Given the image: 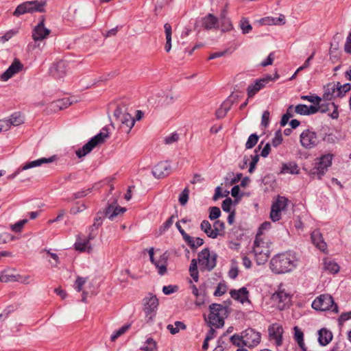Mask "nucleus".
<instances>
[{
  "label": "nucleus",
  "mask_w": 351,
  "mask_h": 351,
  "mask_svg": "<svg viewBox=\"0 0 351 351\" xmlns=\"http://www.w3.org/2000/svg\"><path fill=\"white\" fill-rule=\"evenodd\" d=\"M311 241L322 252H325L327 250V245L324 241L322 234L318 230H315L312 232L311 235Z\"/></svg>",
  "instance_id": "obj_26"
},
{
  "label": "nucleus",
  "mask_w": 351,
  "mask_h": 351,
  "mask_svg": "<svg viewBox=\"0 0 351 351\" xmlns=\"http://www.w3.org/2000/svg\"><path fill=\"white\" fill-rule=\"evenodd\" d=\"M253 252L256 262L258 265L265 264L270 255V243L267 239L261 237V234H257L254 242Z\"/></svg>",
  "instance_id": "obj_3"
},
{
  "label": "nucleus",
  "mask_w": 351,
  "mask_h": 351,
  "mask_svg": "<svg viewBox=\"0 0 351 351\" xmlns=\"http://www.w3.org/2000/svg\"><path fill=\"white\" fill-rule=\"evenodd\" d=\"M179 139V135L176 132H173L170 135L166 136L164 139V142L167 145H170L173 143H176Z\"/></svg>",
  "instance_id": "obj_54"
},
{
  "label": "nucleus",
  "mask_w": 351,
  "mask_h": 351,
  "mask_svg": "<svg viewBox=\"0 0 351 351\" xmlns=\"http://www.w3.org/2000/svg\"><path fill=\"white\" fill-rule=\"evenodd\" d=\"M225 224L220 220H217L213 224V232L218 236L224 234Z\"/></svg>",
  "instance_id": "obj_43"
},
{
  "label": "nucleus",
  "mask_w": 351,
  "mask_h": 351,
  "mask_svg": "<svg viewBox=\"0 0 351 351\" xmlns=\"http://www.w3.org/2000/svg\"><path fill=\"white\" fill-rule=\"evenodd\" d=\"M104 215L102 213H97L93 224V226L95 228H98L103 223Z\"/></svg>",
  "instance_id": "obj_62"
},
{
  "label": "nucleus",
  "mask_w": 351,
  "mask_h": 351,
  "mask_svg": "<svg viewBox=\"0 0 351 351\" xmlns=\"http://www.w3.org/2000/svg\"><path fill=\"white\" fill-rule=\"evenodd\" d=\"M313 308L317 311L331 310L332 312L338 313V306L335 303L333 298L328 294H322L317 297L312 303Z\"/></svg>",
  "instance_id": "obj_8"
},
{
  "label": "nucleus",
  "mask_w": 351,
  "mask_h": 351,
  "mask_svg": "<svg viewBox=\"0 0 351 351\" xmlns=\"http://www.w3.org/2000/svg\"><path fill=\"white\" fill-rule=\"evenodd\" d=\"M158 306V300L156 295L149 294L143 299V311L147 322L152 320L156 314Z\"/></svg>",
  "instance_id": "obj_10"
},
{
  "label": "nucleus",
  "mask_w": 351,
  "mask_h": 351,
  "mask_svg": "<svg viewBox=\"0 0 351 351\" xmlns=\"http://www.w3.org/2000/svg\"><path fill=\"white\" fill-rule=\"evenodd\" d=\"M258 141V135H256V134H251L249 136V138L245 143V147L247 149L252 148L257 143Z\"/></svg>",
  "instance_id": "obj_50"
},
{
  "label": "nucleus",
  "mask_w": 351,
  "mask_h": 351,
  "mask_svg": "<svg viewBox=\"0 0 351 351\" xmlns=\"http://www.w3.org/2000/svg\"><path fill=\"white\" fill-rule=\"evenodd\" d=\"M221 215V210L218 207H211L210 209L209 217L211 220L217 219Z\"/></svg>",
  "instance_id": "obj_56"
},
{
  "label": "nucleus",
  "mask_w": 351,
  "mask_h": 351,
  "mask_svg": "<svg viewBox=\"0 0 351 351\" xmlns=\"http://www.w3.org/2000/svg\"><path fill=\"white\" fill-rule=\"evenodd\" d=\"M272 300L276 304L278 309L283 310L289 306L291 295L280 286L278 291L273 294Z\"/></svg>",
  "instance_id": "obj_13"
},
{
  "label": "nucleus",
  "mask_w": 351,
  "mask_h": 351,
  "mask_svg": "<svg viewBox=\"0 0 351 351\" xmlns=\"http://www.w3.org/2000/svg\"><path fill=\"white\" fill-rule=\"evenodd\" d=\"M149 255L151 262L155 265L160 275L162 276L167 272L168 255L167 252L161 254L159 256H155L153 247L149 250Z\"/></svg>",
  "instance_id": "obj_12"
},
{
  "label": "nucleus",
  "mask_w": 351,
  "mask_h": 351,
  "mask_svg": "<svg viewBox=\"0 0 351 351\" xmlns=\"http://www.w3.org/2000/svg\"><path fill=\"white\" fill-rule=\"evenodd\" d=\"M185 328L186 325L183 322L180 321L176 322L173 325L169 324L167 326V329L172 335H176L180 331V329L184 330Z\"/></svg>",
  "instance_id": "obj_42"
},
{
  "label": "nucleus",
  "mask_w": 351,
  "mask_h": 351,
  "mask_svg": "<svg viewBox=\"0 0 351 351\" xmlns=\"http://www.w3.org/2000/svg\"><path fill=\"white\" fill-rule=\"evenodd\" d=\"M239 27L243 34L250 33L252 29V27L250 25L249 20L245 17H242L241 19Z\"/></svg>",
  "instance_id": "obj_41"
},
{
  "label": "nucleus",
  "mask_w": 351,
  "mask_h": 351,
  "mask_svg": "<svg viewBox=\"0 0 351 351\" xmlns=\"http://www.w3.org/2000/svg\"><path fill=\"white\" fill-rule=\"evenodd\" d=\"M51 73L56 78H61L66 74V63L62 61H58L50 69Z\"/></svg>",
  "instance_id": "obj_27"
},
{
  "label": "nucleus",
  "mask_w": 351,
  "mask_h": 351,
  "mask_svg": "<svg viewBox=\"0 0 351 351\" xmlns=\"http://www.w3.org/2000/svg\"><path fill=\"white\" fill-rule=\"evenodd\" d=\"M142 351H158L157 343L152 338L147 339L145 345L141 348Z\"/></svg>",
  "instance_id": "obj_37"
},
{
  "label": "nucleus",
  "mask_w": 351,
  "mask_h": 351,
  "mask_svg": "<svg viewBox=\"0 0 351 351\" xmlns=\"http://www.w3.org/2000/svg\"><path fill=\"white\" fill-rule=\"evenodd\" d=\"M271 81H272L271 77L270 75H267L265 77L256 80L254 84L249 85L247 88L248 99L254 97L256 93H258L261 89L264 88L266 84Z\"/></svg>",
  "instance_id": "obj_16"
},
{
  "label": "nucleus",
  "mask_w": 351,
  "mask_h": 351,
  "mask_svg": "<svg viewBox=\"0 0 351 351\" xmlns=\"http://www.w3.org/2000/svg\"><path fill=\"white\" fill-rule=\"evenodd\" d=\"M295 112L300 114L308 115V106L304 104L297 105L295 106Z\"/></svg>",
  "instance_id": "obj_58"
},
{
  "label": "nucleus",
  "mask_w": 351,
  "mask_h": 351,
  "mask_svg": "<svg viewBox=\"0 0 351 351\" xmlns=\"http://www.w3.org/2000/svg\"><path fill=\"white\" fill-rule=\"evenodd\" d=\"M87 281V278H83L80 276H77L75 284H74V288L77 292H80L82 291V287L84 285V284Z\"/></svg>",
  "instance_id": "obj_49"
},
{
  "label": "nucleus",
  "mask_w": 351,
  "mask_h": 351,
  "mask_svg": "<svg viewBox=\"0 0 351 351\" xmlns=\"http://www.w3.org/2000/svg\"><path fill=\"white\" fill-rule=\"evenodd\" d=\"M202 26L205 29H217L219 26V19L212 14H208L202 18Z\"/></svg>",
  "instance_id": "obj_24"
},
{
  "label": "nucleus",
  "mask_w": 351,
  "mask_h": 351,
  "mask_svg": "<svg viewBox=\"0 0 351 351\" xmlns=\"http://www.w3.org/2000/svg\"><path fill=\"white\" fill-rule=\"evenodd\" d=\"M130 328V324H125L114 332L111 336V341H115L119 337L123 335Z\"/></svg>",
  "instance_id": "obj_44"
},
{
  "label": "nucleus",
  "mask_w": 351,
  "mask_h": 351,
  "mask_svg": "<svg viewBox=\"0 0 351 351\" xmlns=\"http://www.w3.org/2000/svg\"><path fill=\"white\" fill-rule=\"evenodd\" d=\"M268 23L269 24H274V25H279V24H285V17L284 15L280 14L279 17L278 18H272V19H268Z\"/></svg>",
  "instance_id": "obj_61"
},
{
  "label": "nucleus",
  "mask_w": 351,
  "mask_h": 351,
  "mask_svg": "<svg viewBox=\"0 0 351 351\" xmlns=\"http://www.w3.org/2000/svg\"><path fill=\"white\" fill-rule=\"evenodd\" d=\"M23 69V64L19 59H14L8 69L1 74L0 80L3 82L8 81L14 75L19 73Z\"/></svg>",
  "instance_id": "obj_17"
},
{
  "label": "nucleus",
  "mask_w": 351,
  "mask_h": 351,
  "mask_svg": "<svg viewBox=\"0 0 351 351\" xmlns=\"http://www.w3.org/2000/svg\"><path fill=\"white\" fill-rule=\"evenodd\" d=\"M187 245L191 248V249H196L198 247L201 246L204 243V241L202 239L199 237H192L189 235V239H185L184 240Z\"/></svg>",
  "instance_id": "obj_36"
},
{
  "label": "nucleus",
  "mask_w": 351,
  "mask_h": 351,
  "mask_svg": "<svg viewBox=\"0 0 351 351\" xmlns=\"http://www.w3.org/2000/svg\"><path fill=\"white\" fill-rule=\"evenodd\" d=\"M301 99L302 100L308 101L311 103H313L315 105H319L322 101L321 97L317 96V95H303L301 97Z\"/></svg>",
  "instance_id": "obj_51"
},
{
  "label": "nucleus",
  "mask_w": 351,
  "mask_h": 351,
  "mask_svg": "<svg viewBox=\"0 0 351 351\" xmlns=\"http://www.w3.org/2000/svg\"><path fill=\"white\" fill-rule=\"evenodd\" d=\"M178 290V287L177 285H168V286H164L162 287V292L165 295H170L171 293H173Z\"/></svg>",
  "instance_id": "obj_59"
},
{
  "label": "nucleus",
  "mask_w": 351,
  "mask_h": 351,
  "mask_svg": "<svg viewBox=\"0 0 351 351\" xmlns=\"http://www.w3.org/2000/svg\"><path fill=\"white\" fill-rule=\"evenodd\" d=\"M300 258L297 253L287 251L271 258L269 267L273 273L281 274L293 271L299 265Z\"/></svg>",
  "instance_id": "obj_1"
},
{
  "label": "nucleus",
  "mask_w": 351,
  "mask_h": 351,
  "mask_svg": "<svg viewBox=\"0 0 351 351\" xmlns=\"http://www.w3.org/2000/svg\"><path fill=\"white\" fill-rule=\"evenodd\" d=\"M339 265L333 260L326 258L324 259V269L332 274H337L339 271Z\"/></svg>",
  "instance_id": "obj_32"
},
{
  "label": "nucleus",
  "mask_w": 351,
  "mask_h": 351,
  "mask_svg": "<svg viewBox=\"0 0 351 351\" xmlns=\"http://www.w3.org/2000/svg\"><path fill=\"white\" fill-rule=\"evenodd\" d=\"M243 346L248 348L256 346L261 341V335L252 328H247L243 332Z\"/></svg>",
  "instance_id": "obj_15"
},
{
  "label": "nucleus",
  "mask_w": 351,
  "mask_h": 351,
  "mask_svg": "<svg viewBox=\"0 0 351 351\" xmlns=\"http://www.w3.org/2000/svg\"><path fill=\"white\" fill-rule=\"evenodd\" d=\"M109 137V133L107 129L103 128L101 131L93 136L82 148L75 151V154L79 158H82L89 154L97 145L103 143L106 139Z\"/></svg>",
  "instance_id": "obj_4"
},
{
  "label": "nucleus",
  "mask_w": 351,
  "mask_h": 351,
  "mask_svg": "<svg viewBox=\"0 0 351 351\" xmlns=\"http://www.w3.org/2000/svg\"><path fill=\"white\" fill-rule=\"evenodd\" d=\"M217 258V254L210 251L208 248H204L199 252L197 254V258L191 260L189 267L190 275L193 280L195 282H197L199 279L197 264H199L201 271H210L216 266Z\"/></svg>",
  "instance_id": "obj_2"
},
{
  "label": "nucleus",
  "mask_w": 351,
  "mask_h": 351,
  "mask_svg": "<svg viewBox=\"0 0 351 351\" xmlns=\"http://www.w3.org/2000/svg\"><path fill=\"white\" fill-rule=\"evenodd\" d=\"M230 294L232 299L237 300L242 304H244L245 302H250L248 298L249 291L247 290L245 287H242L239 290H231L230 291Z\"/></svg>",
  "instance_id": "obj_23"
},
{
  "label": "nucleus",
  "mask_w": 351,
  "mask_h": 351,
  "mask_svg": "<svg viewBox=\"0 0 351 351\" xmlns=\"http://www.w3.org/2000/svg\"><path fill=\"white\" fill-rule=\"evenodd\" d=\"M230 341L232 343V344L240 346L241 345H243V332L241 333V335H234L230 338Z\"/></svg>",
  "instance_id": "obj_55"
},
{
  "label": "nucleus",
  "mask_w": 351,
  "mask_h": 351,
  "mask_svg": "<svg viewBox=\"0 0 351 351\" xmlns=\"http://www.w3.org/2000/svg\"><path fill=\"white\" fill-rule=\"evenodd\" d=\"M333 158L334 155L330 153L322 154L319 158H317L315 167L310 171V176L312 178L317 177L319 180L322 179L328 169L331 166Z\"/></svg>",
  "instance_id": "obj_6"
},
{
  "label": "nucleus",
  "mask_w": 351,
  "mask_h": 351,
  "mask_svg": "<svg viewBox=\"0 0 351 351\" xmlns=\"http://www.w3.org/2000/svg\"><path fill=\"white\" fill-rule=\"evenodd\" d=\"M165 37H166V43L165 45V49L167 52H169L171 48V35H172V29L171 26L169 23H165L164 25Z\"/></svg>",
  "instance_id": "obj_33"
},
{
  "label": "nucleus",
  "mask_w": 351,
  "mask_h": 351,
  "mask_svg": "<svg viewBox=\"0 0 351 351\" xmlns=\"http://www.w3.org/2000/svg\"><path fill=\"white\" fill-rule=\"evenodd\" d=\"M9 122L10 123V125L18 126L24 123L23 117L21 114L20 112H14L11 116L10 118L8 119Z\"/></svg>",
  "instance_id": "obj_38"
},
{
  "label": "nucleus",
  "mask_w": 351,
  "mask_h": 351,
  "mask_svg": "<svg viewBox=\"0 0 351 351\" xmlns=\"http://www.w3.org/2000/svg\"><path fill=\"white\" fill-rule=\"evenodd\" d=\"M336 89H337L336 90L337 93L336 96H338V97H343L346 93L350 90L351 85L348 83L341 85L340 82H337Z\"/></svg>",
  "instance_id": "obj_40"
},
{
  "label": "nucleus",
  "mask_w": 351,
  "mask_h": 351,
  "mask_svg": "<svg viewBox=\"0 0 351 351\" xmlns=\"http://www.w3.org/2000/svg\"><path fill=\"white\" fill-rule=\"evenodd\" d=\"M233 29V25L229 18H223L221 20V29L222 32H230Z\"/></svg>",
  "instance_id": "obj_45"
},
{
  "label": "nucleus",
  "mask_w": 351,
  "mask_h": 351,
  "mask_svg": "<svg viewBox=\"0 0 351 351\" xmlns=\"http://www.w3.org/2000/svg\"><path fill=\"white\" fill-rule=\"evenodd\" d=\"M189 189L186 187L179 197V202L181 205H185L189 199Z\"/></svg>",
  "instance_id": "obj_53"
},
{
  "label": "nucleus",
  "mask_w": 351,
  "mask_h": 351,
  "mask_svg": "<svg viewBox=\"0 0 351 351\" xmlns=\"http://www.w3.org/2000/svg\"><path fill=\"white\" fill-rule=\"evenodd\" d=\"M282 142V135L280 132V131H278L275 134V136L272 139L271 145L274 147H278L280 145Z\"/></svg>",
  "instance_id": "obj_57"
},
{
  "label": "nucleus",
  "mask_w": 351,
  "mask_h": 351,
  "mask_svg": "<svg viewBox=\"0 0 351 351\" xmlns=\"http://www.w3.org/2000/svg\"><path fill=\"white\" fill-rule=\"evenodd\" d=\"M316 106H311L310 107L308 106V115L315 114L318 111H320L322 112H326L328 111V108L325 107L324 104L321 105H317Z\"/></svg>",
  "instance_id": "obj_46"
},
{
  "label": "nucleus",
  "mask_w": 351,
  "mask_h": 351,
  "mask_svg": "<svg viewBox=\"0 0 351 351\" xmlns=\"http://www.w3.org/2000/svg\"><path fill=\"white\" fill-rule=\"evenodd\" d=\"M231 106V101L229 100H227L224 101L221 107L217 110L216 115L218 118H223L228 111L230 110Z\"/></svg>",
  "instance_id": "obj_39"
},
{
  "label": "nucleus",
  "mask_w": 351,
  "mask_h": 351,
  "mask_svg": "<svg viewBox=\"0 0 351 351\" xmlns=\"http://www.w3.org/2000/svg\"><path fill=\"white\" fill-rule=\"evenodd\" d=\"M114 209L112 214L110 215V219L113 220L115 217L119 215H122L125 211V208L119 206L117 202H112L109 204V210Z\"/></svg>",
  "instance_id": "obj_35"
},
{
  "label": "nucleus",
  "mask_w": 351,
  "mask_h": 351,
  "mask_svg": "<svg viewBox=\"0 0 351 351\" xmlns=\"http://www.w3.org/2000/svg\"><path fill=\"white\" fill-rule=\"evenodd\" d=\"M174 216H171L165 222L162 223V225L160 227V230L161 232H165L167 230L173 223Z\"/></svg>",
  "instance_id": "obj_60"
},
{
  "label": "nucleus",
  "mask_w": 351,
  "mask_h": 351,
  "mask_svg": "<svg viewBox=\"0 0 351 351\" xmlns=\"http://www.w3.org/2000/svg\"><path fill=\"white\" fill-rule=\"evenodd\" d=\"M171 171L170 164L167 161L160 162L154 166L152 170L154 176L156 178H161L167 176Z\"/></svg>",
  "instance_id": "obj_21"
},
{
  "label": "nucleus",
  "mask_w": 351,
  "mask_h": 351,
  "mask_svg": "<svg viewBox=\"0 0 351 351\" xmlns=\"http://www.w3.org/2000/svg\"><path fill=\"white\" fill-rule=\"evenodd\" d=\"M51 31L45 27V19L43 18L40 23L32 31V38L36 43L48 37Z\"/></svg>",
  "instance_id": "obj_19"
},
{
  "label": "nucleus",
  "mask_w": 351,
  "mask_h": 351,
  "mask_svg": "<svg viewBox=\"0 0 351 351\" xmlns=\"http://www.w3.org/2000/svg\"><path fill=\"white\" fill-rule=\"evenodd\" d=\"M344 51L349 54H351V33H350L347 38L344 45Z\"/></svg>",
  "instance_id": "obj_64"
},
{
  "label": "nucleus",
  "mask_w": 351,
  "mask_h": 351,
  "mask_svg": "<svg viewBox=\"0 0 351 351\" xmlns=\"http://www.w3.org/2000/svg\"><path fill=\"white\" fill-rule=\"evenodd\" d=\"M269 335L270 341H273L277 346H280L282 343V326L278 324H273L269 328Z\"/></svg>",
  "instance_id": "obj_18"
},
{
  "label": "nucleus",
  "mask_w": 351,
  "mask_h": 351,
  "mask_svg": "<svg viewBox=\"0 0 351 351\" xmlns=\"http://www.w3.org/2000/svg\"><path fill=\"white\" fill-rule=\"evenodd\" d=\"M300 142L304 148L310 149L317 147L320 142V139L314 130L306 129L300 135Z\"/></svg>",
  "instance_id": "obj_9"
},
{
  "label": "nucleus",
  "mask_w": 351,
  "mask_h": 351,
  "mask_svg": "<svg viewBox=\"0 0 351 351\" xmlns=\"http://www.w3.org/2000/svg\"><path fill=\"white\" fill-rule=\"evenodd\" d=\"M282 173H291L299 174L300 168L295 162H289L288 163H283L281 168Z\"/></svg>",
  "instance_id": "obj_31"
},
{
  "label": "nucleus",
  "mask_w": 351,
  "mask_h": 351,
  "mask_svg": "<svg viewBox=\"0 0 351 351\" xmlns=\"http://www.w3.org/2000/svg\"><path fill=\"white\" fill-rule=\"evenodd\" d=\"M226 308L221 304H213L210 306V313L208 316V322L211 326L220 328L224 324V317L226 315Z\"/></svg>",
  "instance_id": "obj_7"
},
{
  "label": "nucleus",
  "mask_w": 351,
  "mask_h": 351,
  "mask_svg": "<svg viewBox=\"0 0 351 351\" xmlns=\"http://www.w3.org/2000/svg\"><path fill=\"white\" fill-rule=\"evenodd\" d=\"M117 121L119 123V131L123 134H129L134 125L135 120L129 113H120L117 115Z\"/></svg>",
  "instance_id": "obj_14"
},
{
  "label": "nucleus",
  "mask_w": 351,
  "mask_h": 351,
  "mask_svg": "<svg viewBox=\"0 0 351 351\" xmlns=\"http://www.w3.org/2000/svg\"><path fill=\"white\" fill-rule=\"evenodd\" d=\"M318 341L322 346L328 345L332 339V334L331 331L324 328L318 332Z\"/></svg>",
  "instance_id": "obj_28"
},
{
  "label": "nucleus",
  "mask_w": 351,
  "mask_h": 351,
  "mask_svg": "<svg viewBox=\"0 0 351 351\" xmlns=\"http://www.w3.org/2000/svg\"><path fill=\"white\" fill-rule=\"evenodd\" d=\"M46 5V0L27 1L17 6L13 12V15L18 17L27 13L43 12Z\"/></svg>",
  "instance_id": "obj_5"
},
{
  "label": "nucleus",
  "mask_w": 351,
  "mask_h": 351,
  "mask_svg": "<svg viewBox=\"0 0 351 351\" xmlns=\"http://www.w3.org/2000/svg\"><path fill=\"white\" fill-rule=\"evenodd\" d=\"M174 101V97L169 95H156L149 100L152 106L155 108H165L172 104Z\"/></svg>",
  "instance_id": "obj_20"
},
{
  "label": "nucleus",
  "mask_w": 351,
  "mask_h": 351,
  "mask_svg": "<svg viewBox=\"0 0 351 351\" xmlns=\"http://www.w3.org/2000/svg\"><path fill=\"white\" fill-rule=\"evenodd\" d=\"M337 88V84L332 83V84H328L325 87L324 93L323 95V99L328 101L333 100L336 98H338V96H336L337 92L336 89Z\"/></svg>",
  "instance_id": "obj_30"
},
{
  "label": "nucleus",
  "mask_w": 351,
  "mask_h": 351,
  "mask_svg": "<svg viewBox=\"0 0 351 351\" xmlns=\"http://www.w3.org/2000/svg\"><path fill=\"white\" fill-rule=\"evenodd\" d=\"M27 219H22L14 224L10 226V228L12 231L14 232H21L24 227V226L27 223Z\"/></svg>",
  "instance_id": "obj_47"
},
{
  "label": "nucleus",
  "mask_w": 351,
  "mask_h": 351,
  "mask_svg": "<svg viewBox=\"0 0 351 351\" xmlns=\"http://www.w3.org/2000/svg\"><path fill=\"white\" fill-rule=\"evenodd\" d=\"M294 335L293 338L296 343H298L299 348L302 351H306L307 347L306 346L304 341V332L302 330L297 326L293 328Z\"/></svg>",
  "instance_id": "obj_29"
},
{
  "label": "nucleus",
  "mask_w": 351,
  "mask_h": 351,
  "mask_svg": "<svg viewBox=\"0 0 351 351\" xmlns=\"http://www.w3.org/2000/svg\"><path fill=\"white\" fill-rule=\"evenodd\" d=\"M201 230L204 231L208 237L212 239L217 238V234L213 232V226L212 227L210 223L207 220L202 221L200 225Z\"/></svg>",
  "instance_id": "obj_34"
},
{
  "label": "nucleus",
  "mask_w": 351,
  "mask_h": 351,
  "mask_svg": "<svg viewBox=\"0 0 351 351\" xmlns=\"http://www.w3.org/2000/svg\"><path fill=\"white\" fill-rule=\"evenodd\" d=\"M19 32V29L15 28L10 29L5 33V34L0 37V41L2 43H5L8 41L10 38H12L14 35L17 34Z\"/></svg>",
  "instance_id": "obj_48"
},
{
  "label": "nucleus",
  "mask_w": 351,
  "mask_h": 351,
  "mask_svg": "<svg viewBox=\"0 0 351 351\" xmlns=\"http://www.w3.org/2000/svg\"><path fill=\"white\" fill-rule=\"evenodd\" d=\"M232 204V200L231 199V198H230V197L226 198L222 202V205H221L222 209L226 212H228V213L230 212Z\"/></svg>",
  "instance_id": "obj_63"
},
{
  "label": "nucleus",
  "mask_w": 351,
  "mask_h": 351,
  "mask_svg": "<svg viewBox=\"0 0 351 351\" xmlns=\"http://www.w3.org/2000/svg\"><path fill=\"white\" fill-rule=\"evenodd\" d=\"M322 139L328 144H335L337 143L339 140L337 136L333 133L326 134Z\"/></svg>",
  "instance_id": "obj_52"
},
{
  "label": "nucleus",
  "mask_w": 351,
  "mask_h": 351,
  "mask_svg": "<svg viewBox=\"0 0 351 351\" xmlns=\"http://www.w3.org/2000/svg\"><path fill=\"white\" fill-rule=\"evenodd\" d=\"M289 200L283 196L278 195L271 208L270 218L273 221L280 219L282 213L286 210Z\"/></svg>",
  "instance_id": "obj_11"
},
{
  "label": "nucleus",
  "mask_w": 351,
  "mask_h": 351,
  "mask_svg": "<svg viewBox=\"0 0 351 351\" xmlns=\"http://www.w3.org/2000/svg\"><path fill=\"white\" fill-rule=\"evenodd\" d=\"M56 156H52L48 158H41L36 160L27 162L25 163L22 167V170H27L33 167L40 166L43 164L51 163L56 160Z\"/></svg>",
  "instance_id": "obj_25"
},
{
  "label": "nucleus",
  "mask_w": 351,
  "mask_h": 351,
  "mask_svg": "<svg viewBox=\"0 0 351 351\" xmlns=\"http://www.w3.org/2000/svg\"><path fill=\"white\" fill-rule=\"evenodd\" d=\"M94 238L92 234H90L87 238L78 237L74 244L75 249L81 252H87L90 253L92 247L90 245V241Z\"/></svg>",
  "instance_id": "obj_22"
}]
</instances>
